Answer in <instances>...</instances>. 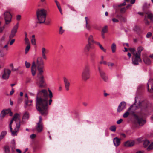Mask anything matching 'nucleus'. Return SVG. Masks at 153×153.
<instances>
[{
	"label": "nucleus",
	"instance_id": "46",
	"mask_svg": "<svg viewBox=\"0 0 153 153\" xmlns=\"http://www.w3.org/2000/svg\"><path fill=\"white\" fill-rule=\"evenodd\" d=\"M47 53V51L44 48L42 49V54H45Z\"/></svg>",
	"mask_w": 153,
	"mask_h": 153
},
{
	"label": "nucleus",
	"instance_id": "63",
	"mask_svg": "<svg viewBox=\"0 0 153 153\" xmlns=\"http://www.w3.org/2000/svg\"><path fill=\"white\" fill-rule=\"evenodd\" d=\"M44 23L47 25H49L50 23V22L49 21H46L45 22V21Z\"/></svg>",
	"mask_w": 153,
	"mask_h": 153
},
{
	"label": "nucleus",
	"instance_id": "32",
	"mask_svg": "<svg viewBox=\"0 0 153 153\" xmlns=\"http://www.w3.org/2000/svg\"><path fill=\"white\" fill-rule=\"evenodd\" d=\"M65 30L63 29V27L62 26L59 27L58 30L59 34V35H62L64 33Z\"/></svg>",
	"mask_w": 153,
	"mask_h": 153
},
{
	"label": "nucleus",
	"instance_id": "21",
	"mask_svg": "<svg viewBox=\"0 0 153 153\" xmlns=\"http://www.w3.org/2000/svg\"><path fill=\"white\" fill-rule=\"evenodd\" d=\"M32 100H29L28 99H25V100L24 107L25 108H27L28 106H30L31 105V103L32 102Z\"/></svg>",
	"mask_w": 153,
	"mask_h": 153
},
{
	"label": "nucleus",
	"instance_id": "50",
	"mask_svg": "<svg viewBox=\"0 0 153 153\" xmlns=\"http://www.w3.org/2000/svg\"><path fill=\"white\" fill-rule=\"evenodd\" d=\"M22 101V98L19 97L18 98V103L19 104Z\"/></svg>",
	"mask_w": 153,
	"mask_h": 153
},
{
	"label": "nucleus",
	"instance_id": "30",
	"mask_svg": "<svg viewBox=\"0 0 153 153\" xmlns=\"http://www.w3.org/2000/svg\"><path fill=\"white\" fill-rule=\"evenodd\" d=\"M97 42L95 41L93 39V36L92 35H90L88 39V43H93L96 44V42Z\"/></svg>",
	"mask_w": 153,
	"mask_h": 153
},
{
	"label": "nucleus",
	"instance_id": "40",
	"mask_svg": "<svg viewBox=\"0 0 153 153\" xmlns=\"http://www.w3.org/2000/svg\"><path fill=\"white\" fill-rule=\"evenodd\" d=\"M90 55L92 59L95 56V51H91L90 53Z\"/></svg>",
	"mask_w": 153,
	"mask_h": 153
},
{
	"label": "nucleus",
	"instance_id": "9",
	"mask_svg": "<svg viewBox=\"0 0 153 153\" xmlns=\"http://www.w3.org/2000/svg\"><path fill=\"white\" fill-rule=\"evenodd\" d=\"M19 23H17L13 27L11 30V34L9 36V39L10 40L13 38L17 32V30L19 27Z\"/></svg>",
	"mask_w": 153,
	"mask_h": 153
},
{
	"label": "nucleus",
	"instance_id": "33",
	"mask_svg": "<svg viewBox=\"0 0 153 153\" xmlns=\"http://www.w3.org/2000/svg\"><path fill=\"white\" fill-rule=\"evenodd\" d=\"M95 44L98 45L100 49L104 52H106V50L103 48V47L99 42H96Z\"/></svg>",
	"mask_w": 153,
	"mask_h": 153
},
{
	"label": "nucleus",
	"instance_id": "44",
	"mask_svg": "<svg viewBox=\"0 0 153 153\" xmlns=\"http://www.w3.org/2000/svg\"><path fill=\"white\" fill-rule=\"evenodd\" d=\"M25 44L27 45H30L29 41L27 38H25Z\"/></svg>",
	"mask_w": 153,
	"mask_h": 153
},
{
	"label": "nucleus",
	"instance_id": "26",
	"mask_svg": "<svg viewBox=\"0 0 153 153\" xmlns=\"http://www.w3.org/2000/svg\"><path fill=\"white\" fill-rule=\"evenodd\" d=\"M134 144V141H128L125 143L124 145L127 147H131L133 146Z\"/></svg>",
	"mask_w": 153,
	"mask_h": 153
},
{
	"label": "nucleus",
	"instance_id": "36",
	"mask_svg": "<svg viewBox=\"0 0 153 153\" xmlns=\"http://www.w3.org/2000/svg\"><path fill=\"white\" fill-rule=\"evenodd\" d=\"M7 134V132L6 131H3L1 132L0 136L4 138Z\"/></svg>",
	"mask_w": 153,
	"mask_h": 153
},
{
	"label": "nucleus",
	"instance_id": "58",
	"mask_svg": "<svg viewBox=\"0 0 153 153\" xmlns=\"http://www.w3.org/2000/svg\"><path fill=\"white\" fill-rule=\"evenodd\" d=\"M36 137V135L34 134H33L30 136V137L31 139H34Z\"/></svg>",
	"mask_w": 153,
	"mask_h": 153
},
{
	"label": "nucleus",
	"instance_id": "17",
	"mask_svg": "<svg viewBox=\"0 0 153 153\" xmlns=\"http://www.w3.org/2000/svg\"><path fill=\"white\" fill-rule=\"evenodd\" d=\"M18 123H16V127L14 129L13 131V129H12V131H10L12 133V135L15 136L17 135L16 133L18 132L19 131V130L20 128V123L19 122H18Z\"/></svg>",
	"mask_w": 153,
	"mask_h": 153
},
{
	"label": "nucleus",
	"instance_id": "15",
	"mask_svg": "<svg viewBox=\"0 0 153 153\" xmlns=\"http://www.w3.org/2000/svg\"><path fill=\"white\" fill-rule=\"evenodd\" d=\"M98 70L102 79L105 82H107L108 80V78L105 73L101 69L99 66L98 67Z\"/></svg>",
	"mask_w": 153,
	"mask_h": 153
},
{
	"label": "nucleus",
	"instance_id": "23",
	"mask_svg": "<svg viewBox=\"0 0 153 153\" xmlns=\"http://www.w3.org/2000/svg\"><path fill=\"white\" fill-rule=\"evenodd\" d=\"M85 19L86 22V28L88 30H90L91 27L90 24V20L87 17H85Z\"/></svg>",
	"mask_w": 153,
	"mask_h": 153
},
{
	"label": "nucleus",
	"instance_id": "4",
	"mask_svg": "<svg viewBox=\"0 0 153 153\" xmlns=\"http://www.w3.org/2000/svg\"><path fill=\"white\" fill-rule=\"evenodd\" d=\"M47 14V11L44 9L37 10L36 12V15L39 21L37 23L40 24L44 23Z\"/></svg>",
	"mask_w": 153,
	"mask_h": 153
},
{
	"label": "nucleus",
	"instance_id": "41",
	"mask_svg": "<svg viewBox=\"0 0 153 153\" xmlns=\"http://www.w3.org/2000/svg\"><path fill=\"white\" fill-rule=\"evenodd\" d=\"M5 56L4 51L2 49H0V58L3 57Z\"/></svg>",
	"mask_w": 153,
	"mask_h": 153
},
{
	"label": "nucleus",
	"instance_id": "45",
	"mask_svg": "<svg viewBox=\"0 0 153 153\" xmlns=\"http://www.w3.org/2000/svg\"><path fill=\"white\" fill-rule=\"evenodd\" d=\"M110 129L111 131L114 132L116 131V127L114 126H112L110 128Z\"/></svg>",
	"mask_w": 153,
	"mask_h": 153
},
{
	"label": "nucleus",
	"instance_id": "64",
	"mask_svg": "<svg viewBox=\"0 0 153 153\" xmlns=\"http://www.w3.org/2000/svg\"><path fill=\"white\" fill-rule=\"evenodd\" d=\"M16 152L18 153H21V151L19 149H16Z\"/></svg>",
	"mask_w": 153,
	"mask_h": 153
},
{
	"label": "nucleus",
	"instance_id": "19",
	"mask_svg": "<svg viewBox=\"0 0 153 153\" xmlns=\"http://www.w3.org/2000/svg\"><path fill=\"white\" fill-rule=\"evenodd\" d=\"M94 47L93 44L88 43L84 48V51L85 52H88L89 51L90 49H93Z\"/></svg>",
	"mask_w": 153,
	"mask_h": 153
},
{
	"label": "nucleus",
	"instance_id": "11",
	"mask_svg": "<svg viewBox=\"0 0 153 153\" xmlns=\"http://www.w3.org/2000/svg\"><path fill=\"white\" fill-rule=\"evenodd\" d=\"M150 142L147 140H145L143 142V146L145 147L149 145L147 149L148 151L150 150L153 149V142H152L150 144Z\"/></svg>",
	"mask_w": 153,
	"mask_h": 153
},
{
	"label": "nucleus",
	"instance_id": "12",
	"mask_svg": "<svg viewBox=\"0 0 153 153\" xmlns=\"http://www.w3.org/2000/svg\"><path fill=\"white\" fill-rule=\"evenodd\" d=\"M10 73L11 71L10 70L4 69L3 71V74L2 75V78L4 79L7 80L9 78Z\"/></svg>",
	"mask_w": 153,
	"mask_h": 153
},
{
	"label": "nucleus",
	"instance_id": "24",
	"mask_svg": "<svg viewBox=\"0 0 153 153\" xmlns=\"http://www.w3.org/2000/svg\"><path fill=\"white\" fill-rule=\"evenodd\" d=\"M121 139L117 137L114 138L113 139V143L114 145L116 146H118L120 143Z\"/></svg>",
	"mask_w": 153,
	"mask_h": 153
},
{
	"label": "nucleus",
	"instance_id": "8",
	"mask_svg": "<svg viewBox=\"0 0 153 153\" xmlns=\"http://www.w3.org/2000/svg\"><path fill=\"white\" fill-rule=\"evenodd\" d=\"M4 17L6 24L8 25L11 22L12 15L9 12L6 11L4 12Z\"/></svg>",
	"mask_w": 153,
	"mask_h": 153
},
{
	"label": "nucleus",
	"instance_id": "54",
	"mask_svg": "<svg viewBox=\"0 0 153 153\" xmlns=\"http://www.w3.org/2000/svg\"><path fill=\"white\" fill-rule=\"evenodd\" d=\"M122 121H123V119H120L119 120H118L117 121V124H120V123H122Z\"/></svg>",
	"mask_w": 153,
	"mask_h": 153
},
{
	"label": "nucleus",
	"instance_id": "6",
	"mask_svg": "<svg viewBox=\"0 0 153 153\" xmlns=\"http://www.w3.org/2000/svg\"><path fill=\"white\" fill-rule=\"evenodd\" d=\"M126 5L125 2L120 4L119 5H113V8L115 10V13H116L119 10H120V12L122 13H124L128 9L131 5L129 4L126 7H123Z\"/></svg>",
	"mask_w": 153,
	"mask_h": 153
},
{
	"label": "nucleus",
	"instance_id": "5",
	"mask_svg": "<svg viewBox=\"0 0 153 153\" xmlns=\"http://www.w3.org/2000/svg\"><path fill=\"white\" fill-rule=\"evenodd\" d=\"M81 77L83 80L85 81L89 79L90 77V67L88 65H85L81 74Z\"/></svg>",
	"mask_w": 153,
	"mask_h": 153
},
{
	"label": "nucleus",
	"instance_id": "62",
	"mask_svg": "<svg viewBox=\"0 0 153 153\" xmlns=\"http://www.w3.org/2000/svg\"><path fill=\"white\" fill-rule=\"evenodd\" d=\"M42 118L41 116H40L39 117V121L38 123H42Z\"/></svg>",
	"mask_w": 153,
	"mask_h": 153
},
{
	"label": "nucleus",
	"instance_id": "27",
	"mask_svg": "<svg viewBox=\"0 0 153 153\" xmlns=\"http://www.w3.org/2000/svg\"><path fill=\"white\" fill-rule=\"evenodd\" d=\"M36 129L38 132H41L43 129V125L42 123H38L37 124Z\"/></svg>",
	"mask_w": 153,
	"mask_h": 153
},
{
	"label": "nucleus",
	"instance_id": "14",
	"mask_svg": "<svg viewBox=\"0 0 153 153\" xmlns=\"http://www.w3.org/2000/svg\"><path fill=\"white\" fill-rule=\"evenodd\" d=\"M126 103L124 101L121 102L119 105L117 109L118 112H120L126 108Z\"/></svg>",
	"mask_w": 153,
	"mask_h": 153
},
{
	"label": "nucleus",
	"instance_id": "28",
	"mask_svg": "<svg viewBox=\"0 0 153 153\" xmlns=\"http://www.w3.org/2000/svg\"><path fill=\"white\" fill-rule=\"evenodd\" d=\"M143 60L144 62L146 64L149 65L151 63V60L147 56H144L143 58Z\"/></svg>",
	"mask_w": 153,
	"mask_h": 153
},
{
	"label": "nucleus",
	"instance_id": "47",
	"mask_svg": "<svg viewBox=\"0 0 153 153\" xmlns=\"http://www.w3.org/2000/svg\"><path fill=\"white\" fill-rule=\"evenodd\" d=\"M25 65L26 67L27 68H29L30 65V63L27 62L26 61L25 62Z\"/></svg>",
	"mask_w": 153,
	"mask_h": 153
},
{
	"label": "nucleus",
	"instance_id": "49",
	"mask_svg": "<svg viewBox=\"0 0 153 153\" xmlns=\"http://www.w3.org/2000/svg\"><path fill=\"white\" fill-rule=\"evenodd\" d=\"M129 50H130V51L132 53H133V55L134 56V53H135L134 51H135V50L134 49L132 48H130L129 49Z\"/></svg>",
	"mask_w": 153,
	"mask_h": 153
},
{
	"label": "nucleus",
	"instance_id": "29",
	"mask_svg": "<svg viewBox=\"0 0 153 153\" xmlns=\"http://www.w3.org/2000/svg\"><path fill=\"white\" fill-rule=\"evenodd\" d=\"M134 30L138 34H140L142 32L140 28L137 26H135L134 28Z\"/></svg>",
	"mask_w": 153,
	"mask_h": 153
},
{
	"label": "nucleus",
	"instance_id": "57",
	"mask_svg": "<svg viewBox=\"0 0 153 153\" xmlns=\"http://www.w3.org/2000/svg\"><path fill=\"white\" fill-rule=\"evenodd\" d=\"M152 36V33L150 32H149L147 33L146 35V37L147 38H149L150 37Z\"/></svg>",
	"mask_w": 153,
	"mask_h": 153
},
{
	"label": "nucleus",
	"instance_id": "60",
	"mask_svg": "<svg viewBox=\"0 0 153 153\" xmlns=\"http://www.w3.org/2000/svg\"><path fill=\"white\" fill-rule=\"evenodd\" d=\"M14 92V91L13 88L12 89V91L10 92V95H12L13 94Z\"/></svg>",
	"mask_w": 153,
	"mask_h": 153
},
{
	"label": "nucleus",
	"instance_id": "3",
	"mask_svg": "<svg viewBox=\"0 0 153 153\" xmlns=\"http://www.w3.org/2000/svg\"><path fill=\"white\" fill-rule=\"evenodd\" d=\"M44 62L42 57L38 58L37 60L36 63L34 62H33L31 67V71L33 76H34L36 71L37 68L38 73L37 74V79L36 80V84L39 88H45L47 85L45 81L44 77L43 75L44 68Z\"/></svg>",
	"mask_w": 153,
	"mask_h": 153
},
{
	"label": "nucleus",
	"instance_id": "56",
	"mask_svg": "<svg viewBox=\"0 0 153 153\" xmlns=\"http://www.w3.org/2000/svg\"><path fill=\"white\" fill-rule=\"evenodd\" d=\"M21 19V16L20 15H17L16 16V19L18 20H20Z\"/></svg>",
	"mask_w": 153,
	"mask_h": 153
},
{
	"label": "nucleus",
	"instance_id": "48",
	"mask_svg": "<svg viewBox=\"0 0 153 153\" xmlns=\"http://www.w3.org/2000/svg\"><path fill=\"white\" fill-rule=\"evenodd\" d=\"M100 64H103L105 65H106L107 64V62L105 61L104 60H101L100 62Z\"/></svg>",
	"mask_w": 153,
	"mask_h": 153
},
{
	"label": "nucleus",
	"instance_id": "51",
	"mask_svg": "<svg viewBox=\"0 0 153 153\" xmlns=\"http://www.w3.org/2000/svg\"><path fill=\"white\" fill-rule=\"evenodd\" d=\"M11 143L12 144L13 148L15 146V142L14 140H13L11 141Z\"/></svg>",
	"mask_w": 153,
	"mask_h": 153
},
{
	"label": "nucleus",
	"instance_id": "35",
	"mask_svg": "<svg viewBox=\"0 0 153 153\" xmlns=\"http://www.w3.org/2000/svg\"><path fill=\"white\" fill-rule=\"evenodd\" d=\"M4 111H5V113H6V114H9V115L10 116H12L13 113H12V112L11 111V110L10 109H7V110H4Z\"/></svg>",
	"mask_w": 153,
	"mask_h": 153
},
{
	"label": "nucleus",
	"instance_id": "61",
	"mask_svg": "<svg viewBox=\"0 0 153 153\" xmlns=\"http://www.w3.org/2000/svg\"><path fill=\"white\" fill-rule=\"evenodd\" d=\"M54 1L56 5L57 6L60 5L59 2L57 1V0H55Z\"/></svg>",
	"mask_w": 153,
	"mask_h": 153
},
{
	"label": "nucleus",
	"instance_id": "10",
	"mask_svg": "<svg viewBox=\"0 0 153 153\" xmlns=\"http://www.w3.org/2000/svg\"><path fill=\"white\" fill-rule=\"evenodd\" d=\"M141 62L142 60L140 56L134 54V56L132 57V63L134 65H138L139 62Z\"/></svg>",
	"mask_w": 153,
	"mask_h": 153
},
{
	"label": "nucleus",
	"instance_id": "39",
	"mask_svg": "<svg viewBox=\"0 0 153 153\" xmlns=\"http://www.w3.org/2000/svg\"><path fill=\"white\" fill-rule=\"evenodd\" d=\"M7 114L5 113L4 110H3L1 113V118H3Z\"/></svg>",
	"mask_w": 153,
	"mask_h": 153
},
{
	"label": "nucleus",
	"instance_id": "34",
	"mask_svg": "<svg viewBox=\"0 0 153 153\" xmlns=\"http://www.w3.org/2000/svg\"><path fill=\"white\" fill-rule=\"evenodd\" d=\"M29 117V114L27 112H26L24 114L22 117L23 119H28Z\"/></svg>",
	"mask_w": 153,
	"mask_h": 153
},
{
	"label": "nucleus",
	"instance_id": "59",
	"mask_svg": "<svg viewBox=\"0 0 153 153\" xmlns=\"http://www.w3.org/2000/svg\"><path fill=\"white\" fill-rule=\"evenodd\" d=\"M42 55L43 59L45 60L47 59V57L45 54H42Z\"/></svg>",
	"mask_w": 153,
	"mask_h": 153
},
{
	"label": "nucleus",
	"instance_id": "43",
	"mask_svg": "<svg viewBox=\"0 0 153 153\" xmlns=\"http://www.w3.org/2000/svg\"><path fill=\"white\" fill-rule=\"evenodd\" d=\"M14 121V120L12 118L11 120L10 123L9 125V127L10 128V131H12V125L13 123V121Z\"/></svg>",
	"mask_w": 153,
	"mask_h": 153
},
{
	"label": "nucleus",
	"instance_id": "18",
	"mask_svg": "<svg viewBox=\"0 0 153 153\" xmlns=\"http://www.w3.org/2000/svg\"><path fill=\"white\" fill-rule=\"evenodd\" d=\"M63 81L66 90L68 91L69 90V88L70 85V82L68 79L65 77L63 78Z\"/></svg>",
	"mask_w": 153,
	"mask_h": 153
},
{
	"label": "nucleus",
	"instance_id": "25",
	"mask_svg": "<svg viewBox=\"0 0 153 153\" xmlns=\"http://www.w3.org/2000/svg\"><path fill=\"white\" fill-rule=\"evenodd\" d=\"M143 49V48L142 47L140 46L137 49V52L134 53V55H137L138 56H141V52Z\"/></svg>",
	"mask_w": 153,
	"mask_h": 153
},
{
	"label": "nucleus",
	"instance_id": "31",
	"mask_svg": "<svg viewBox=\"0 0 153 153\" xmlns=\"http://www.w3.org/2000/svg\"><path fill=\"white\" fill-rule=\"evenodd\" d=\"M111 49L112 52L113 53H114L116 52V45L114 43H113L111 45Z\"/></svg>",
	"mask_w": 153,
	"mask_h": 153
},
{
	"label": "nucleus",
	"instance_id": "38",
	"mask_svg": "<svg viewBox=\"0 0 153 153\" xmlns=\"http://www.w3.org/2000/svg\"><path fill=\"white\" fill-rule=\"evenodd\" d=\"M30 48V45H27L25 49V54H27Z\"/></svg>",
	"mask_w": 153,
	"mask_h": 153
},
{
	"label": "nucleus",
	"instance_id": "22",
	"mask_svg": "<svg viewBox=\"0 0 153 153\" xmlns=\"http://www.w3.org/2000/svg\"><path fill=\"white\" fill-rule=\"evenodd\" d=\"M108 32V27L107 26H105L102 29L101 32V36L102 38L104 39L105 38V34Z\"/></svg>",
	"mask_w": 153,
	"mask_h": 153
},
{
	"label": "nucleus",
	"instance_id": "20",
	"mask_svg": "<svg viewBox=\"0 0 153 153\" xmlns=\"http://www.w3.org/2000/svg\"><path fill=\"white\" fill-rule=\"evenodd\" d=\"M116 17L118 18L121 22H125L126 21V19L122 14L116 13Z\"/></svg>",
	"mask_w": 153,
	"mask_h": 153
},
{
	"label": "nucleus",
	"instance_id": "7",
	"mask_svg": "<svg viewBox=\"0 0 153 153\" xmlns=\"http://www.w3.org/2000/svg\"><path fill=\"white\" fill-rule=\"evenodd\" d=\"M145 13L146 14L144 18L145 23L146 25H148L149 24V22L148 20V19H149L151 21H153V14L149 10L146 12Z\"/></svg>",
	"mask_w": 153,
	"mask_h": 153
},
{
	"label": "nucleus",
	"instance_id": "37",
	"mask_svg": "<svg viewBox=\"0 0 153 153\" xmlns=\"http://www.w3.org/2000/svg\"><path fill=\"white\" fill-rule=\"evenodd\" d=\"M35 35H33L32 36V39L31 40V43L34 45L36 44V40L35 39Z\"/></svg>",
	"mask_w": 153,
	"mask_h": 153
},
{
	"label": "nucleus",
	"instance_id": "52",
	"mask_svg": "<svg viewBox=\"0 0 153 153\" xmlns=\"http://www.w3.org/2000/svg\"><path fill=\"white\" fill-rule=\"evenodd\" d=\"M112 21L114 22H119V20L115 18H113L112 19Z\"/></svg>",
	"mask_w": 153,
	"mask_h": 153
},
{
	"label": "nucleus",
	"instance_id": "42",
	"mask_svg": "<svg viewBox=\"0 0 153 153\" xmlns=\"http://www.w3.org/2000/svg\"><path fill=\"white\" fill-rule=\"evenodd\" d=\"M5 153H10V149L8 146H6L4 147Z\"/></svg>",
	"mask_w": 153,
	"mask_h": 153
},
{
	"label": "nucleus",
	"instance_id": "13",
	"mask_svg": "<svg viewBox=\"0 0 153 153\" xmlns=\"http://www.w3.org/2000/svg\"><path fill=\"white\" fill-rule=\"evenodd\" d=\"M147 86L148 91L153 93V79H150L149 80Z\"/></svg>",
	"mask_w": 153,
	"mask_h": 153
},
{
	"label": "nucleus",
	"instance_id": "1",
	"mask_svg": "<svg viewBox=\"0 0 153 153\" xmlns=\"http://www.w3.org/2000/svg\"><path fill=\"white\" fill-rule=\"evenodd\" d=\"M152 111V107L148 101L146 100L140 102L138 105L135 104L132 105L123 114V117L126 118L130 114L133 117L134 124L143 126L146 123L144 118Z\"/></svg>",
	"mask_w": 153,
	"mask_h": 153
},
{
	"label": "nucleus",
	"instance_id": "53",
	"mask_svg": "<svg viewBox=\"0 0 153 153\" xmlns=\"http://www.w3.org/2000/svg\"><path fill=\"white\" fill-rule=\"evenodd\" d=\"M107 64L108 66H110L111 67H113L114 65L113 63H111L110 62H108Z\"/></svg>",
	"mask_w": 153,
	"mask_h": 153
},
{
	"label": "nucleus",
	"instance_id": "55",
	"mask_svg": "<svg viewBox=\"0 0 153 153\" xmlns=\"http://www.w3.org/2000/svg\"><path fill=\"white\" fill-rule=\"evenodd\" d=\"M15 41V39H12L11 41L9 43V44L10 45H12L14 43Z\"/></svg>",
	"mask_w": 153,
	"mask_h": 153
},
{
	"label": "nucleus",
	"instance_id": "16",
	"mask_svg": "<svg viewBox=\"0 0 153 153\" xmlns=\"http://www.w3.org/2000/svg\"><path fill=\"white\" fill-rule=\"evenodd\" d=\"M12 118L16 122H19L22 123H24V121L23 120L21 122L20 115L18 113H16L15 114Z\"/></svg>",
	"mask_w": 153,
	"mask_h": 153
},
{
	"label": "nucleus",
	"instance_id": "2",
	"mask_svg": "<svg viewBox=\"0 0 153 153\" xmlns=\"http://www.w3.org/2000/svg\"><path fill=\"white\" fill-rule=\"evenodd\" d=\"M38 90L36 96V107L37 110L43 115L48 114V104L51 105L52 101L53 93L49 89Z\"/></svg>",
	"mask_w": 153,
	"mask_h": 153
}]
</instances>
